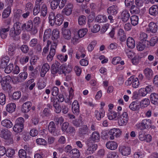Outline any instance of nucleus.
Returning <instances> with one entry per match:
<instances>
[{
  "mask_svg": "<svg viewBox=\"0 0 158 158\" xmlns=\"http://www.w3.org/2000/svg\"><path fill=\"white\" fill-rule=\"evenodd\" d=\"M21 23L19 22H16L14 25L13 28L10 31L9 35L10 37L15 39L16 36L19 35L21 32L20 27Z\"/></svg>",
  "mask_w": 158,
  "mask_h": 158,
  "instance_id": "1",
  "label": "nucleus"
},
{
  "mask_svg": "<svg viewBox=\"0 0 158 158\" xmlns=\"http://www.w3.org/2000/svg\"><path fill=\"white\" fill-rule=\"evenodd\" d=\"M87 148L85 151L84 154L86 156L91 155L94 153L98 148V145L96 144L91 143L88 141L87 143Z\"/></svg>",
  "mask_w": 158,
  "mask_h": 158,
  "instance_id": "2",
  "label": "nucleus"
},
{
  "mask_svg": "<svg viewBox=\"0 0 158 158\" xmlns=\"http://www.w3.org/2000/svg\"><path fill=\"white\" fill-rule=\"evenodd\" d=\"M1 134H2V137L6 140V142L8 144L13 143V136L11 132L7 130H3L1 131Z\"/></svg>",
  "mask_w": 158,
  "mask_h": 158,
  "instance_id": "3",
  "label": "nucleus"
},
{
  "mask_svg": "<svg viewBox=\"0 0 158 158\" xmlns=\"http://www.w3.org/2000/svg\"><path fill=\"white\" fill-rule=\"evenodd\" d=\"M118 124L119 126L126 125L128 122L129 118L128 114L126 112H124L118 117Z\"/></svg>",
  "mask_w": 158,
  "mask_h": 158,
  "instance_id": "4",
  "label": "nucleus"
},
{
  "mask_svg": "<svg viewBox=\"0 0 158 158\" xmlns=\"http://www.w3.org/2000/svg\"><path fill=\"white\" fill-rule=\"evenodd\" d=\"M151 123V120L149 119H143L141 123L138 124L137 125V128L140 130H143L147 129L150 126Z\"/></svg>",
  "mask_w": 158,
  "mask_h": 158,
  "instance_id": "5",
  "label": "nucleus"
},
{
  "mask_svg": "<svg viewBox=\"0 0 158 158\" xmlns=\"http://www.w3.org/2000/svg\"><path fill=\"white\" fill-rule=\"evenodd\" d=\"M121 131L119 129L113 128L111 129L109 132V134L110 136L109 139L111 140L114 139V137H118L120 136L121 134Z\"/></svg>",
  "mask_w": 158,
  "mask_h": 158,
  "instance_id": "6",
  "label": "nucleus"
},
{
  "mask_svg": "<svg viewBox=\"0 0 158 158\" xmlns=\"http://www.w3.org/2000/svg\"><path fill=\"white\" fill-rule=\"evenodd\" d=\"M11 77L9 76L3 77V81L1 83V85L4 90H6L7 89L10 88L9 81Z\"/></svg>",
  "mask_w": 158,
  "mask_h": 158,
  "instance_id": "7",
  "label": "nucleus"
},
{
  "mask_svg": "<svg viewBox=\"0 0 158 158\" xmlns=\"http://www.w3.org/2000/svg\"><path fill=\"white\" fill-rule=\"evenodd\" d=\"M72 110L73 114L76 115H78L80 112L79 105L78 102L77 100H75L72 105Z\"/></svg>",
  "mask_w": 158,
  "mask_h": 158,
  "instance_id": "8",
  "label": "nucleus"
},
{
  "mask_svg": "<svg viewBox=\"0 0 158 158\" xmlns=\"http://www.w3.org/2000/svg\"><path fill=\"white\" fill-rule=\"evenodd\" d=\"M130 16V14L127 10H124L121 13V19L122 21L124 22H127L129 19Z\"/></svg>",
  "mask_w": 158,
  "mask_h": 158,
  "instance_id": "9",
  "label": "nucleus"
},
{
  "mask_svg": "<svg viewBox=\"0 0 158 158\" xmlns=\"http://www.w3.org/2000/svg\"><path fill=\"white\" fill-rule=\"evenodd\" d=\"M33 27V22L31 20L28 21L26 23L23 24L21 26L23 30H26L28 31H31Z\"/></svg>",
  "mask_w": 158,
  "mask_h": 158,
  "instance_id": "10",
  "label": "nucleus"
},
{
  "mask_svg": "<svg viewBox=\"0 0 158 158\" xmlns=\"http://www.w3.org/2000/svg\"><path fill=\"white\" fill-rule=\"evenodd\" d=\"M32 103L30 102H27L23 103L22 106L21 111L24 113L28 112L31 110Z\"/></svg>",
  "mask_w": 158,
  "mask_h": 158,
  "instance_id": "11",
  "label": "nucleus"
},
{
  "mask_svg": "<svg viewBox=\"0 0 158 158\" xmlns=\"http://www.w3.org/2000/svg\"><path fill=\"white\" fill-rule=\"evenodd\" d=\"M60 65V63L57 61H56L55 63L52 65L51 70L52 74H55L57 73H58Z\"/></svg>",
  "mask_w": 158,
  "mask_h": 158,
  "instance_id": "12",
  "label": "nucleus"
},
{
  "mask_svg": "<svg viewBox=\"0 0 158 158\" xmlns=\"http://www.w3.org/2000/svg\"><path fill=\"white\" fill-rule=\"evenodd\" d=\"M119 151L123 156H127L130 153L131 149L128 147L122 146L119 147Z\"/></svg>",
  "mask_w": 158,
  "mask_h": 158,
  "instance_id": "13",
  "label": "nucleus"
},
{
  "mask_svg": "<svg viewBox=\"0 0 158 158\" xmlns=\"http://www.w3.org/2000/svg\"><path fill=\"white\" fill-rule=\"evenodd\" d=\"M73 6L71 4L66 5L63 9L62 13L66 15H70L72 12Z\"/></svg>",
  "mask_w": 158,
  "mask_h": 158,
  "instance_id": "14",
  "label": "nucleus"
},
{
  "mask_svg": "<svg viewBox=\"0 0 158 158\" xmlns=\"http://www.w3.org/2000/svg\"><path fill=\"white\" fill-rule=\"evenodd\" d=\"M90 141L94 143L98 142L100 139L99 133L97 131H95L93 132L91 136L90 137Z\"/></svg>",
  "mask_w": 158,
  "mask_h": 158,
  "instance_id": "15",
  "label": "nucleus"
},
{
  "mask_svg": "<svg viewBox=\"0 0 158 158\" xmlns=\"http://www.w3.org/2000/svg\"><path fill=\"white\" fill-rule=\"evenodd\" d=\"M89 132V129L86 125H82L79 130V134L82 135L88 134Z\"/></svg>",
  "mask_w": 158,
  "mask_h": 158,
  "instance_id": "16",
  "label": "nucleus"
},
{
  "mask_svg": "<svg viewBox=\"0 0 158 158\" xmlns=\"http://www.w3.org/2000/svg\"><path fill=\"white\" fill-rule=\"evenodd\" d=\"M106 146L107 148L111 150L116 149L118 147L117 143L114 141H110L106 143Z\"/></svg>",
  "mask_w": 158,
  "mask_h": 158,
  "instance_id": "17",
  "label": "nucleus"
},
{
  "mask_svg": "<svg viewBox=\"0 0 158 158\" xmlns=\"http://www.w3.org/2000/svg\"><path fill=\"white\" fill-rule=\"evenodd\" d=\"M107 12L109 15H115L117 13V6L115 5L109 6L107 9Z\"/></svg>",
  "mask_w": 158,
  "mask_h": 158,
  "instance_id": "18",
  "label": "nucleus"
},
{
  "mask_svg": "<svg viewBox=\"0 0 158 158\" xmlns=\"http://www.w3.org/2000/svg\"><path fill=\"white\" fill-rule=\"evenodd\" d=\"M143 73L146 78L148 80L151 79L153 77V71L150 68H146L144 70Z\"/></svg>",
  "mask_w": 158,
  "mask_h": 158,
  "instance_id": "19",
  "label": "nucleus"
},
{
  "mask_svg": "<svg viewBox=\"0 0 158 158\" xmlns=\"http://www.w3.org/2000/svg\"><path fill=\"white\" fill-rule=\"evenodd\" d=\"M62 34L63 37L65 39L69 40L71 38V31L69 29L62 28Z\"/></svg>",
  "mask_w": 158,
  "mask_h": 158,
  "instance_id": "20",
  "label": "nucleus"
},
{
  "mask_svg": "<svg viewBox=\"0 0 158 158\" xmlns=\"http://www.w3.org/2000/svg\"><path fill=\"white\" fill-rule=\"evenodd\" d=\"M50 69V66L48 63H45L43 65L40 72V76L41 77H44L46 73Z\"/></svg>",
  "mask_w": 158,
  "mask_h": 158,
  "instance_id": "21",
  "label": "nucleus"
},
{
  "mask_svg": "<svg viewBox=\"0 0 158 158\" xmlns=\"http://www.w3.org/2000/svg\"><path fill=\"white\" fill-rule=\"evenodd\" d=\"M149 12L151 15L156 16L158 14V6L156 5H153L149 8Z\"/></svg>",
  "mask_w": 158,
  "mask_h": 158,
  "instance_id": "22",
  "label": "nucleus"
},
{
  "mask_svg": "<svg viewBox=\"0 0 158 158\" xmlns=\"http://www.w3.org/2000/svg\"><path fill=\"white\" fill-rule=\"evenodd\" d=\"M95 116L96 119L100 120L102 118H103L104 116L105 111L102 108H101L100 112L97 110H96L94 112Z\"/></svg>",
  "mask_w": 158,
  "mask_h": 158,
  "instance_id": "23",
  "label": "nucleus"
},
{
  "mask_svg": "<svg viewBox=\"0 0 158 158\" xmlns=\"http://www.w3.org/2000/svg\"><path fill=\"white\" fill-rule=\"evenodd\" d=\"M117 35L118 38L121 41L123 42L126 40V34L123 29H120L118 32Z\"/></svg>",
  "mask_w": 158,
  "mask_h": 158,
  "instance_id": "24",
  "label": "nucleus"
},
{
  "mask_svg": "<svg viewBox=\"0 0 158 158\" xmlns=\"http://www.w3.org/2000/svg\"><path fill=\"white\" fill-rule=\"evenodd\" d=\"M140 106V104L137 101L132 102L129 106V108L132 110L135 111L138 110Z\"/></svg>",
  "mask_w": 158,
  "mask_h": 158,
  "instance_id": "25",
  "label": "nucleus"
},
{
  "mask_svg": "<svg viewBox=\"0 0 158 158\" xmlns=\"http://www.w3.org/2000/svg\"><path fill=\"white\" fill-rule=\"evenodd\" d=\"M80 154L79 150L76 148L72 149L70 154L71 158H78L80 156Z\"/></svg>",
  "mask_w": 158,
  "mask_h": 158,
  "instance_id": "26",
  "label": "nucleus"
},
{
  "mask_svg": "<svg viewBox=\"0 0 158 158\" xmlns=\"http://www.w3.org/2000/svg\"><path fill=\"white\" fill-rule=\"evenodd\" d=\"M120 114L119 112H116L114 111H110L108 114V118L110 120L113 119H118V117Z\"/></svg>",
  "mask_w": 158,
  "mask_h": 158,
  "instance_id": "27",
  "label": "nucleus"
},
{
  "mask_svg": "<svg viewBox=\"0 0 158 158\" xmlns=\"http://www.w3.org/2000/svg\"><path fill=\"white\" fill-rule=\"evenodd\" d=\"M27 77V73L26 72H21L19 74L17 77V81L18 82H21L24 81Z\"/></svg>",
  "mask_w": 158,
  "mask_h": 158,
  "instance_id": "28",
  "label": "nucleus"
},
{
  "mask_svg": "<svg viewBox=\"0 0 158 158\" xmlns=\"http://www.w3.org/2000/svg\"><path fill=\"white\" fill-rule=\"evenodd\" d=\"M54 25L55 24L56 25L60 26L63 23V19L62 18V15L60 14H57L56 16V18L54 21Z\"/></svg>",
  "mask_w": 158,
  "mask_h": 158,
  "instance_id": "29",
  "label": "nucleus"
},
{
  "mask_svg": "<svg viewBox=\"0 0 158 158\" xmlns=\"http://www.w3.org/2000/svg\"><path fill=\"white\" fill-rule=\"evenodd\" d=\"M16 106L15 103H9L6 106V110L9 113H12L14 112Z\"/></svg>",
  "mask_w": 158,
  "mask_h": 158,
  "instance_id": "30",
  "label": "nucleus"
},
{
  "mask_svg": "<svg viewBox=\"0 0 158 158\" xmlns=\"http://www.w3.org/2000/svg\"><path fill=\"white\" fill-rule=\"evenodd\" d=\"M60 31L58 29H54L52 33V40H58L60 37Z\"/></svg>",
  "mask_w": 158,
  "mask_h": 158,
  "instance_id": "31",
  "label": "nucleus"
},
{
  "mask_svg": "<svg viewBox=\"0 0 158 158\" xmlns=\"http://www.w3.org/2000/svg\"><path fill=\"white\" fill-rule=\"evenodd\" d=\"M127 46L130 48H134L135 42L134 39L132 37H128L127 41Z\"/></svg>",
  "mask_w": 158,
  "mask_h": 158,
  "instance_id": "32",
  "label": "nucleus"
},
{
  "mask_svg": "<svg viewBox=\"0 0 158 158\" xmlns=\"http://www.w3.org/2000/svg\"><path fill=\"white\" fill-rule=\"evenodd\" d=\"M2 125L7 128H9L11 127L13 124L11 121L9 120L6 119L1 121Z\"/></svg>",
  "mask_w": 158,
  "mask_h": 158,
  "instance_id": "33",
  "label": "nucleus"
},
{
  "mask_svg": "<svg viewBox=\"0 0 158 158\" xmlns=\"http://www.w3.org/2000/svg\"><path fill=\"white\" fill-rule=\"evenodd\" d=\"M16 46L13 43L10 44L8 49V53L10 56H12L15 54Z\"/></svg>",
  "mask_w": 158,
  "mask_h": 158,
  "instance_id": "34",
  "label": "nucleus"
},
{
  "mask_svg": "<svg viewBox=\"0 0 158 158\" xmlns=\"http://www.w3.org/2000/svg\"><path fill=\"white\" fill-rule=\"evenodd\" d=\"M48 129L49 132L51 134L54 135L56 130V126L53 121L51 122L48 127Z\"/></svg>",
  "mask_w": 158,
  "mask_h": 158,
  "instance_id": "35",
  "label": "nucleus"
},
{
  "mask_svg": "<svg viewBox=\"0 0 158 158\" xmlns=\"http://www.w3.org/2000/svg\"><path fill=\"white\" fill-rule=\"evenodd\" d=\"M151 101L152 103L156 105L158 103V94L155 93L152 94L150 96Z\"/></svg>",
  "mask_w": 158,
  "mask_h": 158,
  "instance_id": "36",
  "label": "nucleus"
},
{
  "mask_svg": "<svg viewBox=\"0 0 158 158\" xmlns=\"http://www.w3.org/2000/svg\"><path fill=\"white\" fill-rule=\"evenodd\" d=\"M10 30L9 27L6 28H2L0 29V34L1 37L3 39H5L7 35V32Z\"/></svg>",
  "mask_w": 158,
  "mask_h": 158,
  "instance_id": "37",
  "label": "nucleus"
},
{
  "mask_svg": "<svg viewBox=\"0 0 158 158\" xmlns=\"http://www.w3.org/2000/svg\"><path fill=\"white\" fill-rule=\"evenodd\" d=\"M150 31L152 33H155L157 29V26L154 22H150L148 25Z\"/></svg>",
  "mask_w": 158,
  "mask_h": 158,
  "instance_id": "38",
  "label": "nucleus"
},
{
  "mask_svg": "<svg viewBox=\"0 0 158 158\" xmlns=\"http://www.w3.org/2000/svg\"><path fill=\"white\" fill-rule=\"evenodd\" d=\"M11 12V8L7 7L4 9L2 13V17L4 19L8 18Z\"/></svg>",
  "mask_w": 158,
  "mask_h": 158,
  "instance_id": "39",
  "label": "nucleus"
},
{
  "mask_svg": "<svg viewBox=\"0 0 158 158\" xmlns=\"http://www.w3.org/2000/svg\"><path fill=\"white\" fill-rule=\"evenodd\" d=\"M55 18H56V16H55V13L53 12H50L48 17L49 22L51 26L54 25Z\"/></svg>",
  "mask_w": 158,
  "mask_h": 158,
  "instance_id": "40",
  "label": "nucleus"
},
{
  "mask_svg": "<svg viewBox=\"0 0 158 158\" xmlns=\"http://www.w3.org/2000/svg\"><path fill=\"white\" fill-rule=\"evenodd\" d=\"M130 12L132 14H136L140 12L139 7L135 5H132L130 9Z\"/></svg>",
  "mask_w": 158,
  "mask_h": 158,
  "instance_id": "41",
  "label": "nucleus"
},
{
  "mask_svg": "<svg viewBox=\"0 0 158 158\" xmlns=\"http://www.w3.org/2000/svg\"><path fill=\"white\" fill-rule=\"evenodd\" d=\"M96 20L99 23H104L107 20V17L104 15H99L97 16Z\"/></svg>",
  "mask_w": 158,
  "mask_h": 158,
  "instance_id": "42",
  "label": "nucleus"
},
{
  "mask_svg": "<svg viewBox=\"0 0 158 158\" xmlns=\"http://www.w3.org/2000/svg\"><path fill=\"white\" fill-rule=\"evenodd\" d=\"M23 128L24 126L23 125L20 126L15 123L13 127V130L15 132L19 133L23 131Z\"/></svg>",
  "mask_w": 158,
  "mask_h": 158,
  "instance_id": "43",
  "label": "nucleus"
},
{
  "mask_svg": "<svg viewBox=\"0 0 158 158\" xmlns=\"http://www.w3.org/2000/svg\"><path fill=\"white\" fill-rule=\"evenodd\" d=\"M56 50L54 49L50 50L49 54L48 55L47 57V60L49 62H51L53 59V56L55 54Z\"/></svg>",
  "mask_w": 158,
  "mask_h": 158,
  "instance_id": "44",
  "label": "nucleus"
},
{
  "mask_svg": "<svg viewBox=\"0 0 158 158\" xmlns=\"http://www.w3.org/2000/svg\"><path fill=\"white\" fill-rule=\"evenodd\" d=\"M51 33V29H48L45 30L43 37L44 42H45L47 39L50 38Z\"/></svg>",
  "mask_w": 158,
  "mask_h": 158,
  "instance_id": "45",
  "label": "nucleus"
},
{
  "mask_svg": "<svg viewBox=\"0 0 158 158\" xmlns=\"http://www.w3.org/2000/svg\"><path fill=\"white\" fill-rule=\"evenodd\" d=\"M131 22V24L133 26L137 25L138 23L139 18L136 15H133L130 18Z\"/></svg>",
  "mask_w": 158,
  "mask_h": 158,
  "instance_id": "46",
  "label": "nucleus"
},
{
  "mask_svg": "<svg viewBox=\"0 0 158 158\" xmlns=\"http://www.w3.org/2000/svg\"><path fill=\"white\" fill-rule=\"evenodd\" d=\"M86 17L84 15L80 16L78 19V23L79 25L83 26L86 23Z\"/></svg>",
  "mask_w": 158,
  "mask_h": 158,
  "instance_id": "47",
  "label": "nucleus"
},
{
  "mask_svg": "<svg viewBox=\"0 0 158 158\" xmlns=\"http://www.w3.org/2000/svg\"><path fill=\"white\" fill-rule=\"evenodd\" d=\"M88 31L86 28H84L79 30L77 33V35L80 38L83 37L86 34Z\"/></svg>",
  "mask_w": 158,
  "mask_h": 158,
  "instance_id": "48",
  "label": "nucleus"
},
{
  "mask_svg": "<svg viewBox=\"0 0 158 158\" xmlns=\"http://www.w3.org/2000/svg\"><path fill=\"white\" fill-rule=\"evenodd\" d=\"M41 15L43 17H45L46 16L47 12V7L46 5L45 4H43L41 6L40 9Z\"/></svg>",
  "mask_w": 158,
  "mask_h": 158,
  "instance_id": "49",
  "label": "nucleus"
},
{
  "mask_svg": "<svg viewBox=\"0 0 158 158\" xmlns=\"http://www.w3.org/2000/svg\"><path fill=\"white\" fill-rule=\"evenodd\" d=\"M13 64H10L5 68V72L8 74L10 73L13 69Z\"/></svg>",
  "mask_w": 158,
  "mask_h": 158,
  "instance_id": "50",
  "label": "nucleus"
},
{
  "mask_svg": "<svg viewBox=\"0 0 158 158\" xmlns=\"http://www.w3.org/2000/svg\"><path fill=\"white\" fill-rule=\"evenodd\" d=\"M40 5L35 4V7L33 9V14L34 15H37L40 11Z\"/></svg>",
  "mask_w": 158,
  "mask_h": 158,
  "instance_id": "51",
  "label": "nucleus"
},
{
  "mask_svg": "<svg viewBox=\"0 0 158 158\" xmlns=\"http://www.w3.org/2000/svg\"><path fill=\"white\" fill-rule=\"evenodd\" d=\"M79 37L77 35V33L74 34V35L71 39V41L73 44H75L78 43L79 41Z\"/></svg>",
  "mask_w": 158,
  "mask_h": 158,
  "instance_id": "52",
  "label": "nucleus"
},
{
  "mask_svg": "<svg viewBox=\"0 0 158 158\" xmlns=\"http://www.w3.org/2000/svg\"><path fill=\"white\" fill-rule=\"evenodd\" d=\"M41 22V19L39 17H36L35 18L33 19V23L34 26L35 27H38L39 25L40 24Z\"/></svg>",
  "mask_w": 158,
  "mask_h": 158,
  "instance_id": "53",
  "label": "nucleus"
},
{
  "mask_svg": "<svg viewBox=\"0 0 158 158\" xmlns=\"http://www.w3.org/2000/svg\"><path fill=\"white\" fill-rule=\"evenodd\" d=\"M6 97L5 94L0 93V104L2 105H4L6 103Z\"/></svg>",
  "mask_w": 158,
  "mask_h": 158,
  "instance_id": "54",
  "label": "nucleus"
},
{
  "mask_svg": "<svg viewBox=\"0 0 158 158\" xmlns=\"http://www.w3.org/2000/svg\"><path fill=\"white\" fill-rule=\"evenodd\" d=\"M21 95L20 91H17L14 92L12 95V98L14 100H18Z\"/></svg>",
  "mask_w": 158,
  "mask_h": 158,
  "instance_id": "55",
  "label": "nucleus"
},
{
  "mask_svg": "<svg viewBox=\"0 0 158 158\" xmlns=\"http://www.w3.org/2000/svg\"><path fill=\"white\" fill-rule=\"evenodd\" d=\"M33 7V5L31 2H28L26 4L25 8V11H28L31 12Z\"/></svg>",
  "mask_w": 158,
  "mask_h": 158,
  "instance_id": "56",
  "label": "nucleus"
},
{
  "mask_svg": "<svg viewBox=\"0 0 158 158\" xmlns=\"http://www.w3.org/2000/svg\"><path fill=\"white\" fill-rule=\"evenodd\" d=\"M19 158H26L27 156L26 151L23 149H20L18 153Z\"/></svg>",
  "mask_w": 158,
  "mask_h": 158,
  "instance_id": "57",
  "label": "nucleus"
},
{
  "mask_svg": "<svg viewBox=\"0 0 158 158\" xmlns=\"http://www.w3.org/2000/svg\"><path fill=\"white\" fill-rule=\"evenodd\" d=\"M15 153V152L14 149L9 148L8 149L6 154L7 156L11 157L14 155Z\"/></svg>",
  "mask_w": 158,
  "mask_h": 158,
  "instance_id": "58",
  "label": "nucleus"
},
{
  "mask_svg": "<svg viewBox=\"0 0 158 158\" xmlns=\"http://www.w3.org/2000/svg\"><path fill=\"white\" fill-rule=\"evenodd\" d=\"M151 46H154L156 44L158 43V37H154L152 38L150 41Z\"/></svg>",
  "mask_w": 158,
  "mask_h": 158,
  "instance_id": "59",
  "label": "nucleus"
},
{
  "mask_svg": "<svg viewBox=\"0 0 158 158\" xmlns=\"http://www.w3.org/2000/svg\"><path fill=\"white\" fill-rule=\"evenodd\" d=\"M132 85L133 87L135 88H137L139 86V83L138 79L137 78H134L132 82Z\"/></svg>",
  "mask_w": 158,
  "mask_h": 158,
  "instance_id": "60",
  "label": "nucleus"
},
{
  "mask_svg": "<svg viewBox=\"0 0 158 158\" xmlns=\"http://www.w3.org/2000/svg\"><path fill=\"white\" fill-rule=\"evenodd\" d=\"M50 114V110L48 108H45L42 112V116L43 117H48Z\"/></svg>",
  "mask_w": 158,
  "mask_h": 158,
  "instance_id": "61",
  "label": "nucleus"
},
{
  "mask_svg": "<svg viewBox=\"0 0 158 158\" xmlns=\"http://www.w3.org/2000/svg\"><path fill=\"white\" fill-rule=\"evenodd\" d=\"M58 99L56 97H51L50 98L51 104L53 105V106L58 104Z\"/></svg>",
  "mask_w": 158,
  "mask_h": 158,
  "instance_id": "62",
  "label": "nucleus"
},
{
  "mask_svg": "<svg viewBox=\"0 0 158 158\" xmlns=\"http://www.w3.org/2000/svg\"><path fill=\"white\" fill-rule=\"evenodd\" d=\"M97 44V42L95 41H92L89 44L88 46V50L89 52H91L94 49V47Z\"/></svg>",
  "mask_w": 158,
  "mask_h": 158,
  "instance_id": "63",
  "label": "nucleus"
},
{
  "mask_svg": "<svg viewBox=\"0 0 158 158\" xmlns=\"http://www.w3.org/2000/svg\"><path fill=\"white\" fill-rule=\"evenodd\" d=\"M150 103V101L148 98H145L143 99L140 102V104H141L143 107H146L149 105Z\"/></svg>",
  "mask_w": 158,
  "mask_h": 158,
  "instance_id": "64",
  "label": "nucleus"
}]
</instances>
